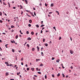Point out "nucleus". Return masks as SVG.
<instances>
[{
  "mask_svg": "<svg viewBox=\"0 0 80 80\" xmlns=\"http://www.w3.org/2000/svg\"><path fill=\"white\" fill-rule=\"evenodd\" d=\"M29 23H32V20L31 19H30L29 20Z\"/></svg>",
  "mask_w": 80,
  "mask_h": 80,
  "instance_id": "6e6552de",
  "label": "nucleus"
},
{
  "mask_svg": "<svg viewBox=\"0 0 80 80\" xmlns=\"http://www.w3.org/2000/svg\"><path fill=\"white\" fill-rule=\"evenodd\" d=\"M72 50H70V53L71 54H72L73 53H74V52H73V51H72Z\"/></svg>",
  "mask_w": 80,
  "mask_h": 80,
  "instance_id": "f03ea898",
  "label": "nucleus"
},
{
  "mask_svg": "<svg viewBox=\"0 0 80 80\" xmlns=\"http://www.w3.org/2000/svg\"><path fill=\"white\" fill-rule=\"evenodd\" d=\"M53 3H51V7H53Z\"/></svg>",
  "mask_w": 80,
  "mask_h": 80,
  "instance_id": "f8f14e48",
  "label": "nucleus"
},
{
  "mask_svg": "<svg viewBox=\"0 0 80 80\" xmlns=\"http://www.w3.org/2000/svg\"><path fill=\"white\" fill-rule=\"evenodd\" d=\"M0 2H1V4H2V0H0Z\"/></svg>",
  "mask_w": 80,
  "mask_h": 80,
  "instance_id": "603ef678",
  "label": "nucleus"
},
{
  "mask_svg": "<svg viewBox=\"0 0 80 80\" xmlns=\"http://www.w3.org/2000/svg\"><path fill=\"white\" fill-rule=\"evenodd\" d=\"M42 32H43V31H42V30H41V33H42Z\"/></svg>",
  "mask_w": 80,
  "mask_h": 80,
  "instance_id": "09e8293b",
  "label": "nucleus"
},
{
  "mask_svg": "<svg viewBox=\"0 0 80 80\" xmlns=\"http://www.w3.org/2000/svg\"><path fill=\"white\" fill-rule=\"evenodd\" d=\"M12 52H15V50H14V49H12Z\"/></svg>",
  "mask_w": 80,
  "mask_h": 80,
  "instance_id": "2eb2a0df",
  "label": "nucleus"
},
{
  "mask_svg": "<svg viewBox=\"0 0 80 80\" xmlns=\"http://www.w3.org/2000/svg\"><path fill=\"white\" fill-rule=\"evenodd\" d=\"M26 4H28V1L27 0H25Z\"/></svg>",
  "mask_w": 80,
  "mask_h": 80,
  "instance_id": "0eeeda50",
  "label": "nucleus"
},
{
  "mask_svg": "<svg viewBox=\"0 0 80 80\" xmlns=\"http://www.w3.org/2000/svg\"><path fill=\"white\" fill-rule=\"evenodd\" d=\"M45 45L46 47H48V44H47V43L45 44Z\"/></svg>",
  "mask_w": 80,
  "mask_h": 80,
  "instance_id": "a211bd4d",
  "label": "nucleus"
},
{
  "mask_svg": "<svg viewBox=\"0 0 80 80\" xmlns=\"http://www.w3.org/2000/svg\"><path fill=\"white\" fill-rule=\"evenodd\" d=\"M10 80H14V79H10Z\"/></svg>",
  "mask_w": 80,
  "mask_h": 80,
  "instance_id": "774afa93",
  "label": "nucleus"
},
{
  "mask_svg": "<svg viewBox=\"0 0 80 80\" xmlns=\"http://www.w3.org/2000/svg\"><path fill=\"white\" fill-rule=\"evenodd\" d=\"M21 65H23V63L22 62V63H21Z\"/></svg>",
  "mask_w": 80,
  "mask_h": 80,
  "instance_id": "6e6d98bb",
  "label": "nucleus"
},
{
  "mask_svg": "<svg viewBox=\"0 0 80 80\" xmlns=\"http://www.w3.org/2000/svg\"><path fill=\"white\" fill-rule=\"evenodd\" d=\"M5 63L6 64L7 66H9V65H8V62H5Z\"/></svg>",
  "mask_w": 80,
  "mask_h": 80,
  "instance_id": "7ed1b4c3",
  "label": "nucleus"
},
{
  "mask_svg": "<svg viewBox=\"0 0 80 80\" xmlns=\"http://www.w3.org/2000/svg\"><path fill=\"white\" fill-rule=\"evenodd\" d=\"M70 68L71 69H73V67L72 66H71Z\"/></svg>",
  "mask_w": 80,
  "mask_h": 80,
  "instance_id": "49530a36",
  "label": "nucleus"
},
{
  "mask_svg": "<svg viewBox=\"0 0 80 80\" xmlns=\"http://www.w3.org/2000/svg\"><path fill=\"white\" fill-rule=\"evenodd\" d=\"M45 26V25L42 24L41 26V27H44Z\"/></svg>",
  "mask_w": 80,
  "mask_h": 80,
  "instance_id": "6ab92c4d",
  "label": "nucleus"
},
{
  "mask_svg": "<svg viewBox=\"0 0 80 80\" xmlns=\"http://www.w3.org/2000/svg\"><path fill=\"white\" fill-rule=\"evenodd\" d=\"M37 48L38 49V51H39V49H40V48L38 46L37 47Z\"/></svg>",
  "mask_w": 80,
  "mask_h": 80,
  "instance_id": "423d86ee",
  "label": "nucleus"
},
{
  "mask_svg": "<svg viewBox=\"0 0 80 80\" xmlns=\"http://www.w3.org/2000/svg\"><path fill=\"white\" fill-rule=\"evenodd\" d=\"M59 61H60V60H59V59H58L56 60V62H59Z\"/></svg>",
  "mask_w": 80,
  "mask_h": 80,
  "instance_id": "f3484780",
  "label": "nucleus"
},
{
  "mask_svg": "<svg viewBox=\"0 0 80 80\" xmlns=\"http://www.w3.org/2000/svg\"><path fill=\"white\" fill-rule=\"evenodd\" d=\"M0 23H3V21L0 20Z\"/></svg>",
  "mask_w": 80,
  "mask_h": 80,
  "instance_id": "c756f323",
  "label": "nucleus"
},
{
  "mask_svg": "<svg viewBox=\"0 0 80 80\" xmlns=\"http://www.w3.org/2000/svg\"><path fill=\"white\" fill-rule=\"evenodd\" d=\"M55 59V58H53V57H52V60H54Z\"/></svg>",
  "mask_w": 80,
  "mask_h": 80,
  "instance_id": "c9c22d12",
  "label": "nucleus"
},
{
  "mask_svg": "<svg viewBox=\"0 0 80 80\" xmlns=\"http://www.w3.org/2000/svg\"><path fill=\"white\" fill-rule=\"evenodd\" d=\"M43 42H45V38H43Z\"/></svg>",
  "mask_w": 80,
  "mask_h": 80,
  "instance_id": "4be33fe9",
  "label": "nucleus"
},
{
  "mask_svg": "<svg viewBox=\"0 0 80 80\" xmlns=\"http://www.w3.org/2000/svg\"><path fill=\"white\" fill-rule=\"evenodd\" d=\"M44 55V54H43V52H41V55L42 56H43Z\"/></svg>",
  "mask_w": 80,
  "mask_h": 80,
  "instance_id": "4468645a",
  "label": "nucleus"
},
{
  "mask_svg": "<svg viewBox=\"0 0 80 80\" xmlns=\"http://www.w3.org/2000/svg\"><path fill=\"white\" fill-rule=\"evenodd\" d=\"M47 5H48V4H46V3H45V6L46 7H47Z\"/></svg>",
  "mask_w": 80,
  "mask_h": 80,
  "instance_id": "f704fd0d",
  "label": "nucleus"
},
{
  "mask_svg": "<svg viewBox=\"0 0 80 80\" xmlns=\"http://www.w3.org/2000/svg\"><path fill=\"white\" fill-rule=\"evenodd\" d=\"M21 60L22 61V60H23V58H22L21 59Z\"/></svg>",
  "mask_w": 80,
  "mask_h": 80,
  "instance_id": "79ce46f5",
  "label": "nucleus"
},
{
  "mask_svg": "<svg viewBox=\"0 0 80 80\" xmlns=\"http://www.w3.org/2000/svg\"><path fill=\"white\" fill-rule=\"evenodd\" d=\"M18 35H17L16 36V39H17L18 38Z\"/></svg>",
  "mask_w": 80,
  "mask_h": 80,
  "instance_id": "1a4fd4ad",
  "label": "nucleus"
},
{
  "mask_svg": "<svg viewBox=\"0 0 80 80\" xmlns=\"http://www.w3.org/2000/svg\"><path fill=\"white\" fill-rule=\"evenodd\" d=\"M19 37H22V35H19Z\"/></svg>",
  "mask_w": 80,
  "mask_h": 80,
  "instance_id": "052dcab7",
  "label": "nucleus"
},
{
  "mask_svg": "<svg viewBox=\"0 0 80 80\" xmlns=\"http://www.w3.org/2000/svg\"><path fill=\"white\" fill-rule=\"evenodd\" d=\"M52 77L53 78H54V77H55V76L53 74H52Z\"/></svg>",
  "mask_w": 80,
  "mask_h": 80,
  "instance_id": "cd10ccee",
  "label": "nucleus"
},
{
  "mask_svg": "<svg viewBox=\"0 0 80 80\" xmlns=\"http://www.w3.org/2000/svg\"><path fill=\"white\" fill-rule=\"evenodd\" d=\"M34 15H35V16H36L37 15H36V13L35 12H34Z\"/></svg>",
  "mask_w": 80,
  "mask_h": 80,
  "instance_id": "7c9ffc66",
  "label": "nucleus"
},
{
  "mask_svg": "<svg viewBox=\"0 0 80 80\" xmlns=\"http://www.w3.org/2000/svg\"><path fill=\"white\" fill-rule=\"evenodd\" d=\"M28 40H32V38H28Z\"/></svg>",
  "mask_w": 80,
  "mask_h": 80,
  "instance_id": "39448f33",
  "label": "nucleus"
},
{
  "mask_svg": "<svg viewBox=\"0 0 80 80\" xmlns=\"http://www.w3.org/2000/svg\"><path fill=\"white\" fill-rule=\"evenodd\" d=\"M38 73L39 74H41V72H38Z\"/></svg>",
  "mask_w": 80,
  "mask_h": 80,
  "instance_id": "c03bdc74",
  "label": "nucleus"
},
{
  "mask_svg": "<svg viewBox=\"0 0 80 80\" xmlns=\"http://www.w3.org/2000/svg\"><path fill=\"white\" fill-rule=\"evenodd\" d=\"M38 68H36V70L37 71H38Z\"/></svg>",
  "mask_w": 80,
  "mask_h": 80,
  "instance_id": "864d4df0",
  "label": "nucleus"
},
{
  "mask_svg": "<svg viewBox=\"0 0 80 80\" xmlns=\"http://www.w3.org/2000/svg\"><path fill=\"white\" fill-rule=\"evenodd\" d=\"M9 66H10V67H11V66H12V64H9Z\"/></svg>",
  "mask_w": 80,
  "mask_h": 80,
  "instance_id": "a18cd8bd",
  "label": "nucleus"
},
{
  "mask_svg": "<svg viewBox=\"0 0 80 80\" xmlns=\"http://www.w3.org/2000/svg\"><path fill=\"white\" fill-rule=\"evenodd\" d=\"M70 38L71 41H72V38Z\"/></svg>",
  "mask_w": 80,
  "mask_h": 80,
  "instance_id": "5fc2aeb1",
  "label": "nucleus"
},
{
  "mask_svg": "<svg viewBox=\"0 0 80 80\" xmlns=\"http://www.w3.org/2000/svg\"><path fill=\"white\" fill-rule=\"evenodd\" d=\"M3 5H7V4H5V2H3Z\"/></svg>",
  "mask_w": 80,
  "mask_h": 80,
  "instance_id": "3c124183",
  "label": "nucleus"
},
{
  "mask_svg": "<svg viewBox=\"0 0 80 80\" xmlns=\"http://www.w3.org/2000/svg\"><path fill=\"white\" fill-rule=\"evenodd\" d=\"M54 29H55V27H54L53 28Z\"/></svg>",
  "mask_w": 80,
  "mask_h": 80,
  "instance_id": "680f3d73",
  "label": "nucleus"
},
{
  "mask_svg": "<svg viewBox=\"0 0 80 80\" xmlns=\"http://www.w3.org/2000/svg\"><path fill=\"white\" fill-rule=\"evenodd\" d=\"M19 52H22V51H19V50H18Z\"/></svg>",
  "mask_w": 80,
  "mask_h": 80,
  "instance_id": "e2e57ef3",
  "label": "nucleus"
},
{
  "mask_svg": "<svg viewBox=\"0 0 80 80\" xmlns=\"http://www.w3.org/2000/svg\"><path fill=\"white\" fill-rule=\"evenodd\" d=\"M33 79H34V80H35V77H33Z\"/></svg>",
  "mask_w": 80,
  "mask_h": 80,
  "instance_id": "bf43d9fd",
  "label": "nucleus"
},
{
  "mask_svg": "<svg viewBox=\"0 0 80 80\" xmlns=\"http://www.w3.org/2000/svg\"><path fill=\"white\" fill-rule=\"evenodd\" d=\"M27 47H28V48H29V47H30V46L29 45V44H27Z\"/></svg>",
  "mask_w": 80,
  "mask_h": 80,
  "instance_id": "e433bc0d",
  "label": "nucleus"
},
{
  "mask_svg": "<svg viewBox=\"0 0 80 80\" xmlns=\"http://www.w3.org/2000/svg\"><path fill=\"white\" fill-rule=\"evenodd\" d=\"M62 75L63 77H65V75H64V74H62Z\"/></svg>",
  "mask_w": 80,
  "mask_h": 80,
  "instance_id": "ea45409f",
  "label": "nucleus"
},
{
  "mask_svg": "<svg viewBox=\"0 0 80 80\" xmlns=\"http://www.w3.org/2000/svg\"><path fill=\"white\" fill-rule=\"evenodd\" d=\"M7 45H8V44H6L5 45V46L6 48H8V47H7Z\"/></svg>",
  "mask_w": 80,
  "mask_h": 80,
  "instance_id": "5701e85b",
  "label": "nucleus"
},
{
  "mask_svg": "<svg viewBox=\"0 0 80 80\" xmlns=\"http://www.w3.org/2000/svg\"><path fill=\"white\" fill-rule=\"evenodd\" d=\"M31 33L32 35H33V34H34V32H32Z\"/></svg>",
  "mask_w": 80,
  "mask_h": 80,
  "instance_id": "393cba45",
  "label": "nucleus"
},
{
  "mask_svg": "<svg viewBox=\"0 0 80 80\" xmlns=\"http://www.w3.org/2000/svg\"><path fill=\"white\" fill-rule=\"evenodd\" d=\"M31 70H32V71H33L34 70V68H31Z\"/></svg>",
  "mask_w": 80,
  "mask_h": 80,
  "instance_id": "9d476101",
  "label": "nucleus"
},
{
  "mask_svg": "<svg viewBox=\"0 0 80 80\" xmlns=\"http://www.w3.org/2000/svg\"><path fill=\"white\" fill-rule=\"evenodd\" d=\"M6 75H7V76L8 75V73L7 72H6Z\"/></svg>",
  "mask_w": 80,
  "mask_h": 80,
  "instance_id": "412c9836",
  "label": "nucleus"
},
{
  "mask_svg": "<svg viewBox=\"0 0 80 80\" xmlns=\"http://www.w3.org/2000/svg\"><path fill=\"white\" fill-rule=\"evenodd\" d=\"M36 27H37V28H39V26L37 24V25H36Z\"/></svg>",
  "mask_w": 80,
  "mask_h": 80,
  "instance_id": "9b49d317",
  "label": "nucleus"
},
{
  "mask_svg": "<svg viewBox=\"0 0 80 80\" xmlns=\"http://www.w3.org/2000/svg\"><path fill=\"white\" fill-rule=\"evenodd\" d=\"M61 39H62V37H59V40H60Z\"/></svg>",
  "mask_w": 80,
  "mask_h": 80,
  "instance_id": "4c0bfd02",
  "label": "nucleus"
},
{
  "mask_svg": "<svg viewBox=\"0 0 80 80\" xmlns=\"http://www.w3.org/2000/svg\"><path fill=\"white\" fill-rule=\"evenodd\" d=\"M27 34H29V32H28V31H27L26 32Z\"/></svg>",
  "mask_w": 80,
  "mask_h": 80,
  "instance_id": "c85d7f7f",
  "label": "nucleus"
},
{
  "mask_svg": "<svg viewBox=\"0 0 80 80\" xmlns=\"http://www.w3.org/2000/svg\"><path fill=\"white\" fill-rule=\"evenodd\" d=\"M37 35H38V33H36L35 35L37 36Z\"/></svg>",
  "mask_w": 80,
  "mask_h": 80,
  "instance_id": "13d9d810",
  "label": "nucleus"
},
{
  "mask_svg": "<svg viewBox=\"0 0 80 80\" xmlns=\"http://www.w3.org/2000/svg\"><path fill=\"white\" fill-rule=\"evenodd\" d=\"M29 69H30V68H27V70H28H28H29Z\"/></svg>",
  "mask_w": 80,
  "mask_h": 80,
  "instance_id": "72a5a7b5",
  "label": "nucleus"
},
{
  "mask_svg": "<svg viewBox=\"0 0 80 80\" xmlns=\"http://www.w3.org/2000/svg\"><path fill=\"white\" fill-rule=\"evenodd\" d=\"M74 75L75 76H77V74H74Z\"/></svg>",
  "mask_w": 80,
  "mask_h": 80,
  "instance_id": "338daca9",
  "label": "nucleus"
},
{
  "mask_svg": "<svg viewBox=\"0 0 80 80\" xmlns=\"http://www.w3.org/2000/svg\"><path fill=\"white\" fill-rule=\"evenodd\" d=\"M12 8H13V9H15L16 8V7H12Z\"/></svg>",
  "mask_w": 80,
  "mask_h": 80,
  "instance_id": "a19ab883",
  "label": "nucleus"
},
{
  "mask_svg": "<svg viewBox=\"0 0 80 80\" xmlns=\"http://www.w3.org/2000/svg\"><path fill=\"white\" fill-rule=\"evenodd\" d=\"M34 77H37V76L36 75H34Z\"/></svg>",
  "mask_w": 80,
  "mask_h": 80,
  "instance_id": "de8ad7c7",
  "label": "nucleus"
},
{
  "mask_svg": "<svg viewBox=\"0 0 80 80\" xmlns=\"http://www.w3.org/2000/svg\"><path fill=\"white\" fill-rule=\"evenodd\" d=\"M2 12H0V16H2Z\"/></svg>",
  "mask_w": 80,
  "mask_h": 80,
  "instance_id": "58836bf2",
  "label": "nucleus"
},
{
  "mask_svg": "<svg viewBox=\"0 0 80 80\" xmlns=\"http://www.w3.org/2000/svg\"><path fill=\"white\" fill-rule=\"evenodd\" d=\"M11 43H15V44L17 45V42H16L15 43V41L14 40H13V41H11Z\"/></svg>",
  "mask_w": 80,
  "mask_h": 80,
  "instance_id": "f257e3e1",
  "label": "nucleus"
},
{
  "mask_svg": "<svg viewBox=\"0 0 80 80\" xmlns=\"http://www.w3.org/2000/svg\"><path fill=\"white\" fill-rule=\"evenodd\" d=\"M48 17H50V15H48Z\"/></svg>",
  "mask_w": 80,
  "mask_h": 80,
  "instance_id": "69168bd1",
  "label": "nucleus"
},
{
  "mask_svg": "<svg viewBox=\"0 0 80 80\" xmlns=\"http://www.w3.org/2000/svg\"><path fill=\"white\" fill-rule=\"evenodd\" d=\"M52 12H49V14H52Z\"/></svg>",
  "mask_w": 80,
  "mask_h": 80,
  "instance_id": "2f4dec72",
  "label": "nucleus"
},
{
  "mask_svg": "<svg viewBox=\"0 0 80 80\" xmlns=\"http://www.w3.org/2000/svg\"><path fill=\"white\" fill-rule=\"evenodd\" d=\"M45 79H47V75H46L45 76Z\"/></svg>",
  "mask_w": 80,
  "mask_h": 80,
  "instance_id": "b1692460",
  "label": "nucleus"
},
{
  "mask_svg": "<svg viewBox=\"0 0 80 80\" xmlns=\"http://www.w3.org/2000/svg\"><path fill=\"white\" fill-rule=\"evenodd\" d=\"M28 26L29 27H31V24H29L28 25Z\"/></svg>",
  "mask_w": 80,
  "mask_h": 80,
  "instance_id": "473e14b6",
  "label": "nucleus"
},
{
  "mask_svg": "<svg viewBox=\"0 0 80 80\" xmlns=\"http://www.w3.org/2000/svg\"><path fill=\"white\" fill-rule=\"evenodd\" d=\"M34 50H35V48H33L32 49V51H34Z\"/></svg>",
  "mask_w": 80,
  "mask_h": 80,
  "instance_id": "a878e982",
  "label": "nucleus"
},
{
  "mask_svg": "<svg viewBox=\"0 0 80 80\" xmlns=\"http://www.w3.org/2000/svg\"><path fill=\"white\" fill-rule=\"evenodd\" d=\"M19 32L21 34H22V35H23V33L22 32V31H21V30H20Z\"/></svg>",
  "mask_w": 80,
  "mask_h": 80,
  "instance_id": "aec40b11",
  "label": "nucleus"
},
{
  "mask_svg": "<svg viewBox=\"0 0 80 80\" xmlns=\"http://www.w3.org/2000/svg\"><path fill=\"white\" fill-rule=\"evenodd\" d=\"M20 7L21 8H20V9H22L23 8V6L22 5H20Z\"/></svg>",
  "mask_w": 80,
  "mask_h": 80,
  "instance_id": "20e7f679",
  "label": "nucleus"
},
{
  "mask_svg": "<svg viewBox=\"0 0 80 80\" xmlns=\"http://www.w3.org/2000/svg\"><path fill=\"white\" fill-rule=\"evenodd\" d=\"M33 10H35V8H33Z\"/></svg>",
  "mask_w": 80,
  "mask_h": 80,
  "instance_id": "4d7b16f0",
  "label": "nucleus"
},
{
  "mask_svg": "<svg viewBox=\"0 0 80 80\" xmlns=\"http://www.w3.org/2000/svg\"><path fill=\"white\" fill-rule=\"evenodd\" d=\"M42 66H43V65L42 64H41L39 66L40 67H42Z\"/></svg>",
  "mask_w": 80,
  "mask_h": 80,
  "instance_id": "dca6fc26",
  "label": "nucleus"
},
{
  "mask_svg": "<svg viewBox=\"0 0 80 80\" xmlns=\"http://www.w3.org/2000/svg\"><path fill=\"white\" fill-rule=\"evenodd\" d=\"M11 27L12 28H14L15 27V26H13V25H12V26H11Z\"/></svg>",
  "mask_w": 80,
  "mask_h": 80,
  "instance_id": "ddd939ff",
  "label": "nucleus"
},
{
  "mask_svg": "<svg viewBox=\"0 0 80 80\" xmlns=\"http://www.w3.org/2000/svg\"><path fill=\"white\" fill-rule=\"evenodd\" d=\"M43 21H41V23H42L41 24H43Z\"/></svg>",
  "mask_w": 80,
  "mask_h": 80,
  "instance_id": "0e129e2a",
  "label": "nucleus"
},
{
  "mask_svg": "<svg viewBox=\"0 0 80 80\" xmlns=\"http://www.w3.org/2000/svg\"><path fill=\"white\" fill-rule=\"evenodd\" d=\"M23 13V12L22 11H21V15H22Z\"/></svg>",
  "mask_w": 80,
  "mask_h": 80,
  "instance_id": "37998d69",
  "label": "nucleus"
},
{
  "mask_svg": "<svg viewBox=\"0 0 80 80\" xmlns=\"http://www.w3.org/2000/svg\"><path fill=\"white\" fill-rule=\"evenodd\" d=\"M8 4L9 6L10 5V3H9V2H8Z\"/></svg>",
  "mask_w": 80,
  "mask_h": 80,
  "instance_id": "8fccbe9b",
  "label": "nucleus"
},
{
  "mask_svg": "<svg viewBox=\"0 0 80 80\" xmlns=\"http://www.w3.org/2000/svg\"><path fill=\"white\" fill-rule=\"evenodd\" d=\"M60 73H59L58 74L57 76H58V77H59V76H60Z\"/></svg>",
  "mask_w": 80,
  "mask_h": 80,
  "instance_id": "bb28decb",
  "label": "nucleus"
}]
</instances>
